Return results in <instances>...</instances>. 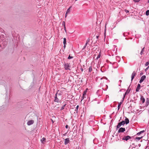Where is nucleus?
Here are the masks:
<instances>
[{"mask_svg":"<svg viewBox=\"0 0 149 149\" xmlns=\"http://www.w3.org/2000/svg\"><path fill=\"white\" fill-rule=\"evenodd\" d=\"M129 122H120L119 123L117 126V129L119 128L122 125H124L125 123L126 124H128Z\"/></svg>","mask_w":149,"mask_h":149,"instance_id":"1","label":"nucleus"},{"mask_svg":"<svg viewBox=\"0 0 149 149\" xmlns=\"http://www.w3.org/2000/svg\"><path fill=\"white\" fill-rule=\"evenodd\" d=\"M64 65V68L65 70H70V65L69 63H65Z\"/></svg>","mask_w":149,"mask_h":149,"instance_id":"2","label":"nucleus"},{"mask_svg":"<svg viewBox=\"0 0 149 149\" xmlns=\"http://www.w3.org/2000/svg\"><path fill=\"white\" fill-rule=\"evenodd\" d=\"M57 94L58 93H56L55 95L54 101L57 103H59L60 102V100L57 97Z\"/></svg>","mask_w":149,"mask_h":149,"instance_id":"3","label":"nucleus"},{"mask_svg":"<svg viewBox=\"0 0 149 149\" xmlns=\"http://www.w3.org/2000/svg\"><path fill=\"white\" fill-rule=\"evenodd\" d=\"M87 88L86 89V90L84 92L83 96L82 97V100L84 99V98H86V93L87 92Z\"/></svg>","mask_w":149,"mask_h":149,"instance_id":"4","label":"nucleus"},{"mask_svg":"<svg viewBox=\"0 0 149 149\" xmlns=\"http://www.w3.org/2000/svg\"><path fill=\"white\" fill-rule=\"evenodd\" d=\"M146 76L144 75L141 76L139 81V82L140 83H141L143 81V80L146 79Z\"/></svg>","mask_w":149,"mask_h":149,"instance_id":"5","label":"nucleus"},{"mask_svg":"<svg viewBox=\"0 0 149 149\" xmlns=\"http://www.w3.org/2000/svg\"><path fill=\"white\" fill-rule=\"evenodd\" d=\"M103 93V91L102 90L100 89L98 90L97 92V94L98 96H101Z\"/></svg>","mask_w":149,"mask_h":149,"instance_id":"6","label":"nucleus"},{"mask_svg":"<svg viewBox=\"0 0 149 149\" xmlns=\"http://www.w3.org/2000/svg\"><path fill=\"white\" fill-rule=\"evenodd\" d=\"M131 138V137L130 136H126L124 137L122 139L123 140H125L127 141L129 139Z\"/></svg>","mask_w":149,"mask_h":149,"instance_id":"7","label":"nucleus"},{"mask_svg":"<svg viewBox=\"0 0 149 149\" xmlns=\"http://www.w3.org/2000/svg\"><path fill=\"white\" fill-rule=\"evenodd\" d=\"M125 129L124 128H120L118 131V132L119 133L120 132H123L125 131Z\"/></svg>","mask_w":149,"mask_h":149,"instance_id":"8","label":"nucleus"},{"mask_svg":"<svg viewBox=\"0 0 149 149\" xmlns=\"http://www.w3.org/2000/svg\"><path fill=\"white\" fill-rule=\"evenodd\" d=\"M136 72L134 71L132 73L131 75V81H132V80L134 79L135 75H136Z\"/></svg>","mask_w":149,"mask_h":149,"instance_id":"9","label":"nucleus"},{"mask_svg":"<svg viewBox=\"0 0 149 149\" xmlns=\"http://www.w3.org/2000/svg\"><path fill=\"white\" fill-rule=\"evenodd\" d=\"M70 142L69 139L68 138L66 139H65L64 141V144L65 145H66L68 144Z\"/></svg>","mask_w":149,"mask_h":149,"instance_id":"10","label":"nucleus"},{"mask_svg":"<svg viewBox=\"0 0 149 149\" xmlns=\"http://www.w3.org/2000/svg\"><path fill=\"white\" fill-rule=\"evenodd\" d=\"M140 87H141V85H140V84H139L138 85L136 89V92H138L139 91V90L140 89Z\"/></svg>","mask_w":149,"mask_h":149,"instance_id":"11","label":"nucleus"},{"mask_svg":"<svg viewBox=\"0 0 149 149\" xmlns=\"http://www.w3.org/2000/svg\"><path fill=\"white\" fill-rule=\"evenodd\" d=\"M140 100L142 101V103H144L145 102V99L143 96H141Z\"/></svg>","mask_w":149,"mask_h":149,"instance_id":"12","label":"nucleus"},{"mask_svg":"<svg viewBox=\"0 0 149 149\" xmlns=\"http://www.w3.org/2000/svg\"><path fill=\"white\" fill-rule=\"evenodd\" d=\"M46 139L45 138H43L41 140V141L42 143H44L45 142Z\"/></svg>","mask_w":149,"mask_h":149,"instance_id":"13","label":"nucleus"},{"mask_svg":"<svg viewBox=\"0 0 149 149\" xmlns=\"http://www.w3.org/2000/svg\"><path fill=\"white\" fill-rule=\"evenodd\" d=\"M92 71V68L91 66H90L88 69V72H91Z\"/></svg>","mask_w":149,"mask_h":149,"instance_id":"14","label":"nucleus"},{"mask_svg":"<svg viewBox=\"0 0 149 149\" xmlns=\"http://www.w3.org/2000/svg\"><path fill=\"white\" fill-rule=\"evenodd\" d=\"M63 43L64 44H66V40L65 38H63Z\"/></svg>","mask_w":149,"mask_h":149,"instance_id":"15","label":"nucleus"},{"mask_svg":"<svg viewBox=\"0 0 149 149\" xmlns=\"http://www.w3.org/2000/svg\"><path fill=\"white\" fill-rule=\"evenodd\" d=\"M33 123V122H28L27 124L28 125H29Z\"/></svg>","mask_w":149,"mask_h":149,"instance_id":"16","label":"nucleus"},{"mask_svg":"<svg viewBox=\"0 0 149 149\" xmlns=\"http://www.w3.org/2000/svg\"><path fill=\"white\" fill-rule=\"evenodd\" d=\"M65 105H66V104H64V105H63V106H62L61 107V109H60V110L61 111V110H63V109H64V107H65Z\"/></svg>","mask_w":149,"mask_h":149,"instance_id":"17","label":"nucleus"},{"mask_svg":"<svg viewBox=\"0 0 149 149\" xmlns=\"http://www.w3.org/2000/svg\"><path fill=\"white\" fill-rule=\"evenodd\" d=\"M122 102H120L118 105V110L120 108V105L122 104Z\"/></svg>","mask_w":149,"mask_h":149,"instance_id":"18","label":"nucleus"},{"mask_svg":"<svg viewBox=\"0 0 149 149\" xmlns=\"http://www.w3.org/2000/svg\"><path fill=\"white\" fill-rule=\"evenodd\" d=\"M130 91L128 90H127L125 92V94H124V95H125H125L129 93Z\"/></svg>","mask_w":149,"mask_h":149,"instance_id":"19","label":"nucleus"},{"mask_svg":"<svg viewBox=\"0 0 149 149\" xmlns=\"http://www.w3.org/2000/svg\"><path fill=\"white\" fill-rule=\"evenodd\" d=\"M146 105L147 106L149 104V101L148 98H147V100H146Z\"/></svg>","mask_w":149,"mask_h":149,"instance_id":"20","label":"nucleus"},{"mask_svg":"<svg viewBox=\"0 0 149 149\" xmlns=\"http://www.w3.org/2000/svg\"><path fill=\"white\" fill-rule=\"evenodd\" d=\"M103 79H104L103 78H102L100 79L101 80V82L100 84L101 86L103 85V84H102V82L103 81Z\"/></svg>","mask_w":149,"mask_h":149,"instance_id":"21","label":"nucleus"},{"mask_svg":"<svg viewBox=\"0 0 149 149\" xmlns=\"http://www.w3.org/2000/svg\"><path fill=\"white\" fill-rule=\"evenodd\" d=\"M144 47H143L141 50V52L140 53V54L141 55H142V54H143V52H144Z\"/></svg>","mask_w":149,"mask_h":149,"instance_id":"22","label":"nucleus"},{"mask_svg":"<svg viewBox=\"0 0 149 149\" xmlns=\"http://www.w3.org/2000/svg\"><path fill=\"white\" fill-rule=\"evenodd\" d=\"M100 56H101L100 53L99 54L98 56L97 57L96 59H98L100 57Z\"/></svg>","mask_w":149,"mask_h":149,"instance_id":"23","label":"nucleus"},{"mask_svg":"<svg viewBox=\"0 0 149 149\" xmlns=\"http://www.w3.org/2000/svg\"><path fill=\"white\" fill-rule=\"evenodd\" d=\"M146 14L147 15H149V10L146 11Z\"/></svg>","mask_w":149,"mask_h":149,"instance_id":"24","label":"nucleus"},{"mask_svg":"<svg viewBox=\"0 0 149 149\" xmlns=\"http://www.w3.org/2000/svg\"><path fill=\"white\" fill-rule=\"evenodd\" d=\"M71 7H70L69 8H68L67 10L66 11V13H69L70 12V8Z\"/></svg>","mask_w":149,"mask_h":149,"instance_id":"25","label":"nucleus"},{"mask_svg":"<svg viewBox=\"0 0 149 149\" xmlns=\"http://www.w3.org/2000/svg\"><path fill=\"white\" fill-rule=\"evenodd\" d=\"M149 64V61H148L146 63V64H145V65L146 66H147Z\"/></svg>","mask_w":149,"mask_h":149,"instance_id":"26","label":"nucleus"},{"mask_svg":"<svg viewBox=\"0 0 149 149\" xmlns=\"http://www.w3.org/2000/svg\"><path fill=\"white\" fill-rule=\"evenodd\" d=\"M73 57V56H71L70 55H69L68 57V59H71Z\"/></svg>","mask_w":149,"mask_h":149,"instance_id":"27","label":"nucleus"},{"mask_svg":"<svg viewBox=\"0 0 149 149\" xmlns=\"http://www.w3.org/2000/svg\"><path fill=\"white\" fill-rule=\"evenodd\" d=\"M144 132V131H141V132H138L137 133V134H141V133H143Z\"/></svg>","mask_w":149,"mask_h":149,"instance_id":"28","label":"nucleus"},{"mask_svg":"<svg viewBox=\"0 0 149 149\" xmlns=\"http://www.w3.org/2000/svg\"><path fill=\"white\" fill-rule=\"evenodd\" d=\"M62 25L63 26H65V22L64 21H63L62 22Z\"/></svg>","mask_w":149,"mask_h":149,"instance_id":"29","label":"nucleus"},{"mask_svg":"<svg viewBox=\"0 0 149 149\" xmlns=\"http://www.w3.org/2000/svg\"><path fill=\"white\" fill-rule=\"evenodd\" d=\"M78 110L77 109H76L74 111H75V112H74V113H77V112H78Z\"/></svg>","mask_w":149,"mask_h":149,"instance_id":"30","label":"nucleus"},{"mask_svg":"<svg viewBox=\"0 0 149 149\" xmlns=\"http://www.w3.org/2000/svg\"><path fill=\"white\" fill-rule=\"evenodd\" d=\"M133 1L136 2H139L140 0H133Z\"/></svg>","mask_w":149,"mask_h":149,"instance_id":"31","label":"nucleus"},{"mask_svg":"<svg viewBox=\"0 0 149 149\" xmlns=\"http://www.w3.org/2000/svg\"><path fill=\"white\" fill-rule=\"evenodd\" d=\"M149 68V65L145 70V71L146 72Z\"/></svg>","mask_w":149,"mask_h":149,"instance_id":"32","label":"nucleus"},{"mask_svg":"<svg viewBox=\"0 0 149 149\" xmlns=\"http://www.w3.org/2000/svg\"><path fill=\"white\" fill-rule=\"evenodd\" d=\"M125 118V121H129V119L127 118H126V117ZM122 121H125L124 120H122Z\"/></svg>","mask_w":149,"mask_h":149,"instance_id":"33","label":"nucleus"},{"mask_svg":"<svg viewBox=\"0 0 149 149\" xmlns=\"http://www.w3.org/2000/svg\"><path fill=\"white\" fill-rule=\"evenodd\" d=\"M90 40V39L89 38H88L86 40V42L88 43L89 42Z\"/></svg>","mask_w":149,"mask_h":149,"instance_id":"34","label":"nucleus"},{"mask_svg":"<svg viewBox=\"0 0 149 149\" xmlns=\"http://www.w3.org/2000/svg\"><path fill=\"white\" fill-rule=\"evenodd\" d=\"M142 137H137V138H136V139L139 140L140 139H141V138H142Z\"/></svg>","mask_w":149,"mask_h":149,"instance_id":"35","label":"nucleus"},{"mask_svg":"<svg viewBox=\"0 0 149 149\" xmlns=\"http://www.w3.org/2000/svg\"><path fill=\"white\" fill-rule=\"evenodd\" d=\"M64 30L66 32V29L65 26H64Z\"/></svg>","mask_w":149,"mask_h":149,"instance_id":"36","label":"nucleus"},{"mask_svg":"<svg viewBox=\"0 0 149 149\" xmlns=\"http://www.w3.org/2000/svg\"><path fill=\"white\" fill-rule=\"evenodd\" d=\"M125 11L127 13H128L129 11L128 10H125Z\"/></svg>","mask_w":149,"mask_h":149,"instance_id":"37","label":"nucleus"},{"mask_svg":"<svg viewBox=\"0 0 149 149\" xmlns=\"http://www.w3.org/2000/svg\"><path fill=\"white\" fill-rule=\"evenodd\" d=\"M125 97V95H123V100H122V101L123 100H124V98Z\"/></svg>","mask_w":149,"mask_h":149,"instance_id":"38","label":"nucleus"},{"mask_svg":"<svg viewBox=\"0 0 149 149\" xmlns=\"http://www.w3.org/2000/svg\"><path fill=\"white\" fill-rule=\"evenodd\" d=\"M86 46L84 45L83 48V49H84L86 48Z\"/></svg>","mask_w":149,"mask_h":149,"instance_id":"39","label":"nucleus"},{"mask_svg":"<svg viewBox=\"0 0 149 149\" xmlns=\"http://www.w3.org/2000/svg\"><path fill=\"white\" fill-rule=\"evenodd\" d=\"M79 105H77V107H76V109H78V108H79Z\"/></svg>","mask_w":149,"mask_h":149,"instance_id":"40","label":"nucleus"},{"mask_svg":"<svg viewBox=\"0 0 149 149\" xmlns=\"http://www.w3.org/2000/svg\"><path fill=\"white\" fill-rule=\"evenodd\" d=\"M66 44H64V46H63V47L64 48H65V47H66Z\"/></svg>","mask_w":149,"mask_h":149,"instance_id":"41","label":"nucleus"},{"mask_svg":"<svg viewBox=\"0 0 149 149\" xmlns=\"http://www.w3.org/2000/svg\"><path fill=\"white\" fill-rule=\"evenodd\" d=\"M67 14H68V13H66L65 14V17H66L67 15Z\"/></svg>","mask_w":149,"mask_h":149,"instance_id":"42","label":"nucleus"},{"mask_svg":"<svg viewBox=\"0 0 149 149\" xmlns=\"http://www.w3.org/2000/svg\"><path fill=\"white\" fill-rule=\"evenodd\" d=\"M88 43L86 42L85 45L87 46V45L88 44Z\"/></svg>","mask_w":149,"mask_h":149,"instance_id":"43","label":"nucleus"},{"mask_svg":"<svg viewBox=\"0 0 149 149\" xmlns=\"http://www.w3.org/2000/svg\"><path fill=\"white\" fill-rule=\"evenodd\" d=\"M80 70L82 72L83 71V69L82 68H80Z\"/></svg>","mask_w":149,"mask_h":149,"instance_id":"44","label":"nucleus"},{"mask_svg":"<svg viewBox=\"0 0 149 149\" xmlns=\"http://www.w3.org/2000/svg\"><path fill=\"white\" fill-rule=\"evenodd\" d=\"M65 127L66 128H68V125H66L65 126Z\"/></svg>","mask_w":149,"mask_h":149,"instance_id":"45","label":"nucleus"},{"mask_svg":"<svg viewBox=\"0 0 149 149\" xmlns=\"http://www.w3.org/2000/svg\"><path fill=\"white\" fill-rule=\"evenodd\" d=\"M143 74V73H142V72H141L140 73V75H142Z\"/></svg>","mask_w":149,"mask_h":149,"instance_id":"46","label":"nucleus"},{"mask_svg":"<svg viewBox=\"0 0 149 149\" xmlns=\"http://www.w3.org/2000/svg\"><path fill=\"white\" fill-rule=\"evenodd\" d=\"M58 95H61V94L60 93H58Z\"/></svg>","mask_w":149,"mask_h":149,"instance_id":"47","label":"nucleus"},{"mask_svg":"<svg viewBox=\"0 0 149 149\" xmlns=\"http://www.w3.org/2000/svg\"><path fill=\"white\" fill-rule=\"evenodd\" d=\"M106 86L107 87V89L108 88V86L107 85H106Z\"/></svg>","mask_w":149,"mask_h":149,"instance_id":"48","label":"nucleus"},{"mask_svg":"<svg viewBox=\"0 0 149 149\" xmlns=\"http://www.w3.org/2000/svg\"><path fill=\"white\" fill-rule=\"evenodd\" d=\"M66 133H65V134H63V135H64V136H65V135H66Z\"/></svg>","mask_w":149,"mask_h":149,"instance_id":"49","label":"nucleus"},{"mask_svg":"<svg viewBox=\"0 0 149 149\" xmlns=\"http://www.w3.org/2000/svg\"><path fill=\"white\" fill-rule=\"evenodd\" d=\"M29 121H33V120H29Z\"/></svg>","mask_w":149,"mask_h":149,"instance_id":"50","label":"nucleus"},{"mask_svg":"<svg viewBox=\"0 0 149 149\" xmlns=\"http://www.w3.org/2000/svg\"><path fill=\"white\" fill-rule=\"evenodd\" d=\"M148 3H149V0H148Z\"/></svg>","mask_w":149,"mask_h":149,"instance_id":"51","label":"nucleus"},{"mask_svg":"<svg viewBox=\"0 0 149 149\" xmlns=\"http://www.w3.org/2000/svg\"><path fill=\"white\" fill-rule=\"evenodd\" d=\"M107 79L106 78V79L107 80Z\"/></svg>","mask_w":149,"mask_h":149,"instance_id":"52","label":"nucleus"},{"mask_svg":"<svg viewBox=\"0 0 149 149\" xmlns=\"http://www.w3.org/2000/svg\"><path fill=\"white\" fill-rule=\"evenodd\" d=\"M97 37L98 38V36H97Z\"/></svg>","mask_w":149,"mask_h":149,"instance_id":"53","label":"nucleus"},{"mask_svg":"<svg viewBox=\"0 0 149 149\" xmlns=\"http://www.w3.org/2000/svg\"><path fill=\"white\" fill-rule=\"evenodd\" d=\"M78 0H75V1H77Z\"/></svg>","mask_w":149,"mask_h":149,"instance_id":"54","label":"nucleus"},{"mask_svg":"<svg viewBox=\"0 0 149 149\" xmlns=\"http://www.w3.org/2000/svg\"><path fill=\"white\" fill-rule=\"evenodd\" d=\"M107 89L104 90H106Z\"/></svg>","mask_w":149,"mask_h":149,"instance_id":"55","label":"nucleus"},{"mask_svg":"<svg viewBox=\"0 0 149 149\" xmlns=\"http://www.w3.org/2000/svg\"><path fill=\"white\" fill-rule=\"evenodd\" d=\"M52 120V121H53V120Z\"/></svg>","mask_w":149,"mask_h":149,"instance_id":"56","label":"nucleus"}]
</instances>
